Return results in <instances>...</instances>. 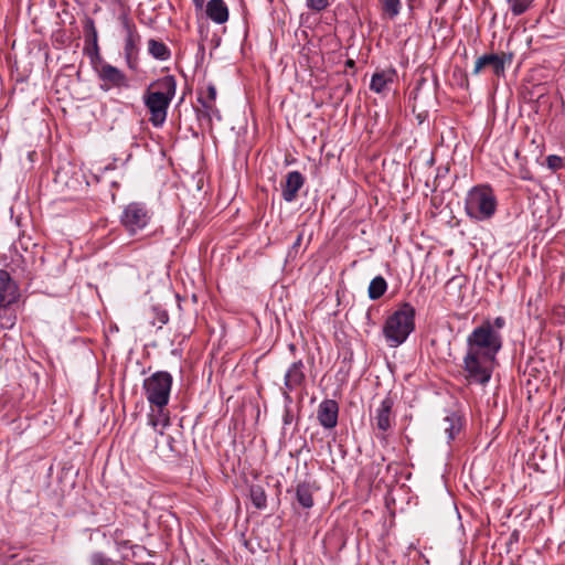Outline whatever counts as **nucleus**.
Segmentation results:
<instances>
[{"label":"nucleus","instance_id":"obj_25","mask_svg":"<svg viewBox=\"0 0 565 565\" xmlns=\"http://www.w3.org/2000/svg\"><path fill=\"white\" fill-rule=\"evenodd\" d=\"M249 497L257 509H265L267 505V495L264 488L259 484H253L249 488Z\"/></svg>","mask_w":565,"mask_h":565},{"label":"nucleus","instance_id":"obj_26","mask_svg":"<svg viewBox=\"0 0 565 565\" xmlns=\"http://www.w3.org/2000/svg\"><path fill=\"white\" fill-rule=\"evenodd\" d=\"M83 28L85 35V44H94L96 46V42L98 41V33L94 20L92 18H86Z\"/></svg>","mask_w":565,"mask_h":565},{"label":"nucleus","instance_id":"obj_33","mask_svg":"<svg viewBox=\"0 0 565 565\" xmlns=\"http://www.w3.org/2000/svg\"><path fill=\"white\" fill-rule=\"evenodd\" d=\"M154 311H156L157 319H158V321L160 322L159 328H161V327H162V324L168 323V321H169V316H168V312H167L166 310H158V309H154Z\"/></svg>","mask_w":565,"mask_h":565},{"label":"nucleus","instance_id":"obj_23","mask_svg":"<svg viewBox=\"0 0 565 565\" xmlns=\"http://www.w3.org/2000/svg\"><path fill=\"white\" fill-rule=\"evenodd\" d=\"M387 290V282L384 277L376 276L374 277L367 289V295L371 300L380 299Z\"/></svg>","mask_w":565,"mask_h":565},{"label":"nucleus","instance_id":"obj_11","mask_svg":"<svg viewBox=\"0 0 565 565\" xmlns=\"http://www.w3.org/2000/svg\"><path fill=\"white\" fill-rule=\"evenodd\" d=\"M394 402L392 397H385L379 407L375 409L374 415L371 416L372 426L379 430L376 437L379 439H386V433L392 427V409Z\"/></svg>","mask_w":565,"mask_h":565},{"label":"nucleus","instance_id":"obj_22","mask_svg":"<svg viewBox=\"0 0 565 565\" xmlns=\"http://www.w3.org/2000/svg\"><path fill=\"white\" fill-rule=\"evenodd\" d=\"M148 53L159 61H167L171 56V51L167 44L156 39L148 41Z\"/></svg>","mask_w":565,"mask_h":565},{"label":"nucleus","instance_id":"obj_3","mask_svg":"<svg viewBox=\"0 0 565 565\" xmlns=\"http://www.w3.org/2000/svg\"><path fill=\"white\" fill-rule=\"evenodd\" d=\"M415 308L409 302H403L387 317L383 334L391 348L403 344L415 330Z\"/></svg>","mask_w":565,"mask_h":565},{"label":"nucleus","instance_id":"obj_13","mask_svg":"<svg viewBox=\"0 0 565 565\" xmlns=\"http://www.w3.org/2000/svg\"><path fill=\"white\" fill-rule=\"evenodd\" d=\"M512 61V54H484L477 58L472 74H479L483 68L490 67L494 75L501 76L504 74L505 63Z\"/></svg>","mask_w":565,"mask_h":565},{"label":"nucleus","instance_id":"obj_21","mask_svg":"<svg viewBox=\"0 0 565 565\" xmlns=\"http://www.w3.org/2000/svg\"><path fill=\"white\" fill-rule=\"evenodd\" d=\"M10 265L13 273H19L22 277L30 278L28 262L19 252L17 244L10 248Z\"/></svg>","mask_w":565,"mask_h":565},{"label":"nucleus","instance_id":"obj_16","mask_svg":"<svg viewBox=\"0 0 565 565\" xmlns=\"http://www.w3.org/2000/svg\"><path fill=\"white\" fill-rule=\"evenodd\" d=\"M396 76V70L393 67L377 71L372 75L370 89L376 94H384L388 92V86L395 81Z\"/></svg>","mask_w":565,"mask_h":565},{"label":"nucleus","instance_id":"obj_15","mask_svg":"<svg viewBox=\"0 0 565 565\" xmlns=\"http://www.w3.org/2000/svg\"><path fill=\"white\" fill-rule=\"evenodd\" d=\"M305 184V177L299 171H290L287 173L286 179L281 182V196L290 203L298 196V191Z\"/></svg>","mask_w":565,"mask_h":565},{"label":"nucleus","instance_id":"obj_18","mask_svg":"<svg viewBox=\"0 0 565 565\" xmlns=\"http://www.w3.org/2000/svg\"><path fill=\"white\" fill-rule=\"evenodd\" d=\"M205 12L207 18L217 24H223L228 20V8L224 0H210Z\"/></svg>","mask_w":565,"mask_h":565},{"label":"nucleus","instance_id":"obj_38","mask_svg":"<svg viewBox=\"0 0 565 565\" xmlns=\"http://www.w3.org/2000/svg\"><path fill=\"white\" fill-rule=\"evenodd\" d=\"M7 323H8V326H7L8 328H12L15 323V316L8 317Z\"/></svg>","mask_w":565,"mask_h":565},{"label":"nucleus","instance_id":"obj_31","mask_svg":"<svg viewBox=\"0 0 565 565\" xmlns=\"http://www.w3.org/2000/svg\"><path fill=\"white\" fill-rule=\"evenodd\" d=\"M546 163H547V167L550 169H552L553 171H556L563 167L562 158L556 154H550L546 158Z\"/></svg>","mask_w":565,"mask_h":565},{"label":"nucleus","instance_id":"obj_20","mask_svg":"<svg viewBox=\"0 0 565 565\" xmlns=\"http://www.w3.org/2000/svg\"><path fill=\"white\" fill-rule=\"evenodd\" d=\"M462 416L457 412L447 414L443 420L444 430L448 440H454L462 428Z\"/></svg>","mask_w":565,"mask_h":565},{"label":"nucleus","instance_id":"obj_2","mask_svg":"<svg viewBox=\"0 0 565 565\" xmlns=\"http://www.w3.org/2000/svg\"><path fill=\"white\" fill-rule=\"evenodd\" d=\"M172 382V375L167 371L154 372L143 381L146 398L151 407L157 408L158 413V419H151L154 427L158 420H161L164 427L170 424L169 414L164 413V408L170 399Z\"/></svg>","mask_w":565,"mask_h":565},{"label":"nucleus","instance_id":"obj_9","mask_svg":"<svg viewBox=\"0 0 565 565\" xmlns=\"http://www.w3.org/2000/svg\"><path fill=\"white\" fill-rule=\"evenodd\" d=\"M305 369V363L301 360L295 361L288 366L284 376V387L281 388L285 404H292L294 399L290 395L292 391L306 386Z\"/></svg>","mask_w":565,"mask_h":565},{"label":"nucleus","instance_id":"obj_19","mask_svg":"<svg viewBox=\"0 0 565 565\" xmlns=\"http://www.w3.org/2000/svg\"><path fill=\"white\" fill-rule=\"evenodd\" d=\"M296 500L299 507L302 509H310L313 507V487L310 482H300L297 484L296 490Z\"/></svg>","mask_w":565,"mask_h":565},{"label":"nucleus","instance_id":"obj_1","mask_svg":"<svg viewBox=\"0 0 565 565\" xmlns=\"http://www.w3.org/2000/svg\"><path fill=\"white\" fill-rule=\"evenodd\" d=\"M175 92L177 81L173 75H166L151 82L145 90L142 99L150 114L149 121L153 127L159 128L164 124Z\"/></svg>","mask_w":565,"mask_h":565},{"label":"nucleus","instance_id":"obj_8","mask_svg":"<svg viewBox=\"0 0 565 565\" xmlns=\"http://www.w3.org/2000/svg\"><path fill=\"white\" fill-rule=\"evenodd\" d=\"M118 19L125 32L124 55L126 63L130 70H136L138 66L141 36L135 22L127 13L120 14Z\"/></svg>","mask_w":565,"mask_h":565},{"label":"nucleus","instance_id":"obj_32","mask_svg":"<svg viewBox=\"0 0 565 565\" xmlns=\"http://www.w3.org/2000/svg\"><path fill=\"white\" fill-rule=\"evenodd\" d=\"M85 51L90 57L92 63H94L95 60H100L98 41L96 42V46L94 44L86 45Z\"/></svg>","mask_w":565,"mask_h":565},{"label":"nucleus","instance_id":"obj_37","mask_svg":"<svg viewBox=\"0 0 565 565\" xmlns=\"http://www.w3.org/2000/svg\"><path fill=\"white\" fill-rule=\"evenodd\" d=\"M116 543L119 547H122V548H126V547H129V548H132L134 546L130 544L129 541H118V537H116Z\"/></svg>","mask_w":565,"mask_h":565},{"label":"nucleus","instance_id":"obj_10","mask_svg":"<svg viewBox=\"0 0 565 565\" xmlns=\"http://www.w3.org/2000/svg\"><path fill=\"white\" fill-rule=\"evenodd\" d=\"M98 78L100 79V89L108 92L111 88H128L129 79L127 75L116 66L103 62L97 68Z\"/></svg>","mask_w":565,"mask_h":565},{"label":"nucleus","instance_id":"obj_36","mask_svg":"<svg viewBox=\"0 0 565 565\" xmlns=\"http://www.w3.org/2000/svg\"><path fill=\"white\" fill-rule=\"evenodd\" d=\"M302 237H303L302 233H299V234L297 235V238H296V241L294 242V244H292V246H291V249H295V250H296V249L301 245Z\"/></svg>","mask_w":565,"mask_h":565},{"label":"nucleus","instance_id":"obj_35","mask_svg":"<svg viewBox=\"0 0 565 565\" xmlns=\"http://www.w3.org/2000/svg\"><path fill=\"white\" fill-rule=\"evenodd\" d=\"M282 420H284V424L285 425H288L291 423L292 420V415H291V412L289 409V405L286 404V411H285V414H284V417H282Z\"/></svg>","mask_w":565,"mask_h":565},{"label":"nucleus","instance_id":"obj_27","mask_svg":"<svg viewBox=\"0 0 565 565\" xmlns=\"http://www.w3.org/2000/svg\"><path fill=\"white\" fill-rule=\"evenodd\" d=\"M534 0H508L509 8L513 15L525 13L532 6Z\"/></svg>","mask_w":565,"mask_h":565},{"label":"nucleus","instance_id":"obj_34","mask_svg":"<svg viewBox=\"0 0 565 565\" xmlns=\"http://www.w3.org/2000/svg\"><path fill=\"white\" fill-rule=\"evenodd\" d=\"M491 324L493 326V330L499 332V330L505 326V320L503 317H497Z\"/></svg>","mask_w":565,"mask_h":565},{"label":"nucleus","instance_id":"obj_7","mask_svg":"<svg viewBox=\"0 0 565 565\" xmlns=\"http://www.w3.org/2000/svg\"><path fill=\"white\" fill-rule=\"evenodd\" d=\"M152 216L146 203L130 202L124 207L119 221L129 235H136L151 223Z\"/></svg>","mask_w":565,"mask_h":565},{"label":"nucleus","instance_id":"obj_39","mask_svg":"<svg viewBox=\"0 0 565 565\" xmlns=\"http://www.w3.org/2000/svg\"><path fill=\"white\" fill-rule=\"evenodd\" d=\"M193 3L198 10H202L204 6V0H193Z\"/></svg>","mask_w":565,"mask_h":565},{"label":"nucleus","instance_id":"obj_17","mask_svg":"<svg viewBox=\"0 0 565 565\" xmlns=\"http://www.w3.org/2000/svg\"><path fill=\"white\" fill-rule=\"evenodd\" d=\"M201 107H195V115L196 119L200 122V126L203 128L212 129L213 126V118L221 120V113L216 108L215 104L212 103H199Z\"/></svg>","mask_w":565,"mask_h":565},{"label":"nucleus","instance_id":"obj_28","mask_svg":"<svg viewBox=\"0 0 565 565\" xmlns=\"http://www.w3.org/2000/svg\"><path fill=\"white\" fill-rule=\"evenodd\" d=\"M215 99H216V88L213 84H210L207 87H206V92L205 94L203 95L202 93L199 95L198 97V103H202V102H205V103H212V104H215Z\"/></svg>","mask_w":565,"mask_h":565},{"label":"nucleus","instance_id":"obj_12","mask_svg":"<svg viewBox=\"0 0 565 565\" xmlns=\"http://www.w3.org/2000/svg\"><path fill=\"white\" fill-rule=\"evenodd\" d=\"M20 299V287L10 273L0 269V308L7 310Z\"/></svg>","mask_w":565,"mask_h":565},{"label":"nucleus","instance_id":"obj_4","mask_svg":"<svg viewBox=\"0 0 565 565\" xmlns=\"http://www.w3.org/2000/svg\"><path fill=\"white\" fill-rule=\"evenodd\" d=\"M498 209V200L489 184L470 189L465 199V211L469 218L477 222L489 221Z\"/></svg>","mask_w":565,"mask_h":565},{"label":"nucleus","instance_id":"obj_24","mask_svg":"<svg viewBox=\"0 0 565 565\" xmlns=\"http://www.w3.org/2000/svg\"><path fill=\"white\" fill-rule=\"evenodd\" d=\"M377 1L381 6L382 15L384 18L393 20L399 14L401 9H402L401 0H377Z\"/></svg>","mask_w":565,"mask_h":565},{"label":"nucleus","instance_id":"obj_40","mask_svg":"<svg viewBox=\"0 0 565 565\" xmlns=\"http://www.w3.org/2000/svg\"><path fill=\"white\" fill-rule=\"evenodd\" d=\"M521 178L523 180H532V175H531L530 171H527V170L521 172Z\"/></svg>","mask_w":565,"mask_h":565},{"label":"nucleus","instance_id":"obj_14","mask_svg":"<svg viewBox=\"0 0 565 565\" xmlns=\"http://www.w3.org/2000/svg\"><path fill=\"white\" fill-rule=\"evenodd\" d=\"M339 405L334 399H323L317 409V419L324 429H332L338 424Z\"/></svg>","mask_w":565,"mask_h":565},{"label":"nucleus","instance_id":"obj_29","mask_svg":"<svg viewBox=\"0 0 565 565\" xmlns=\"http://www.w3.org/2000/svg\"><path fill=\"white\" fill-rule=\"evenodd\" d=\"M110 559L102 552H95L89 557V565H107Z\"/></svg>","mask_w":565,"mask_h":565},{"label":"nucleus","instance_id":"obj_41","mask_svg":"<svg viewBox=\"0 0 565 565\" xmlns=\"http://www.w3.org/2000/svg\"><path fill=\"white\" fill-rule=\"evenodd\" d=\"M345 67L348 68H354L355 67V62L351 58L345 61Z\"/></svg>","mask_w":565,"mask_h":565},{"label":"nucleus","instance_id":"obj_6","mask_svg":"<svg viewBox=\"0 0 565 565\" xmlns=\"http://www.w3.org/2000/svg\"><path fill=\"white\" fill-rule=\"evenodd\" d=\"M495 358L467 349L462 360L465 379L471 384L486 385L492 376Z\"/></svg>","mask_w":565,"mask_h":565},{"label":"nucleus","instance_id":"obj_30","mask_svg":"<svg viewBox=\"0 0 565 565\" xmlns=\"http://www.w3.org/2000/svg\"><path fill=\"white\" fill-rule=\"evenodd\" d=\"M306 4L310 10L320 12L329 6V1L328 0H307Z\"/></svg>","mask_w":565,"mask_h":565},{"label":"nucleus","instance_id":"obj_5","mask_svg":"<svg viewBox=\"0 0 565 565\" xmlns=\"http://www.w3.org/2000/svg\"><path fill=\"white\" fill-rule=\"evenodd\" d=\"M467 349L497 359L502 349V335L493 330L490 320H486L467 337Z\"/></svg>","mask_w":565,"mask_h":565}]
</instances>
